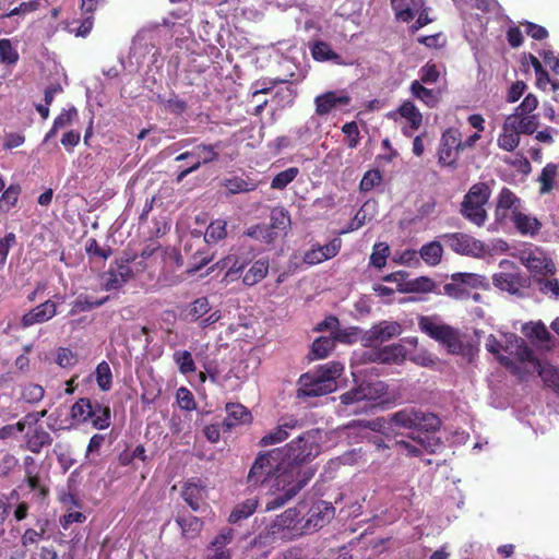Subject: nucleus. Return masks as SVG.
Masks as SVG:
<instances>
[{
    "instance_id": "obj_30",
    "label": "nucleus",
    "mask_w": 559,
    "mask_h": 559,
    "mask_svg": "<svg viewBox=\"0 0 559 559\" xmlns=\"http://www.w3.org/2000/svg\"><path fill=\"white\" fill-rule=\"evenodd\" d=\"M25 481L31 489V491L34 492V498L38 502H45L50 493V489L48 484L45 479H43L38 472H34L33 469H27Z\"/></svg>"
},
{
    "instance_id": "obj_6",
    "label": "nucleus",
    "mask_w": 559,
    "mask_h": 559,
    "mask_svg": "<svg viewBox=\"0 0 559 559\" xmlns=\"http://www.w3.org/2000/svg\"><path fill=\"white\" fill-rule=\"evenodd\" d=\"M509 266L511 271H502L493 274L492 284L496 288L507 292L510 295L523 297V289L531 286V277L524 274L513 262L502 260L500 267Z\"/></svg>"
},
{
    "instance_id": "obj_10",
    "label": "nucleus",
    "mask_w": 559,
    "mask_h": 559,
    "mask_svg": "<svg viewBox=\"0 0 559 559\" xmlns=\"http://www.w3.org/2000/svg\"><path fill=\"white\" fill-rule=\"evenodd\" d=\"M221 142L214 144H198L191 151L179 154L175 160H188L190 169L197 171L202 165L211 164L218 159Z\"/></svg>"
},
{
    "instance_id": "obj_26",
    "label": "nucleus",
    "mask_w": 559,
    "mask_h": 559,
    "mask_svg": "<svg viewBox=\"0 0 559 559\" xmlns=\"http://www.w3.org/2000/svg\"><path fill=\"white\" fill-rule=\"evenodd\" d=\"M226 413L227 416L223 421V426L226 430H230L237 425L246 424L251 420V414L248 408L239 403H227Z\"/></svg>"
},
{
    "instance_id": "obj_24",
    "label": "nucleus",
    "mask_w": 559,
    "mask_h": 559,
    "mask_svg": "<svg viewBox=\"0 0 559 559\" xmlns=\"http://www.w3.org/2000/svg\"><path fill=\"white\" fill-rule=\"evenodd\" d=\"M51 443L52 437L43 426L31 428L25 433V447L35 454L40 453L43 448L49 447Z\"/></svg>"
},
{
    "instance_id": "obj_62",
    "label": "nucleus",
    "mask_w": 559,
    "mask_h": 559,
    "mask_svg": "<svg viewBox=\"0 0 559 559\" xmlns=\"http://www.w3.org/2000/svg\"><path fill=\"white\" fill-rule=\"evenodd\" d=\"M45 390L39 384L28 383L22 390V399L31 404L38 403L43 400Z\"/></svg>"
},
{
    "instance_id": "obj_21",
    "label": "nucleus",
    "mask_w": 559,
    "mask_h": 559,
    "mask_svg": "<svg viewBox=\"0 0 559 559\" xmlns=\"http://www.w3.org/2000/svg\"><path fill=\"white\" fill-rule=\"evenodd\" d=\"M181 497L193 511H200L203 506H206V490L201 480L190 479L186 481L182 486Z\"/></svg>"
},
{
    "instance_id": "obj_54",
    "label": "nucleus",
    "mask_w": 559,
    "mask_h": 559,
    "mask_svg": "<svg viewBox=\"0 0 559 559\" xmlns=\"http://www.w3.org/2000/svg\"><path fill=\"white\" fill-rule=\"evenodd\" d=\"M299 174V169L297 167H289L281 173H278L271 182L272 189L282 190L285 189Z\"/></svg>"
},
{
    "instance_id": "obj_12",
    "label": "nucleus",
    "mask_w": 559,
    "mask_h": 559,
    "mask_svg": "<svg viewBox=\"0 0 559 559\" xmlns=\"http://www.w3.org/2000/svg\"><path fill=\"white\" fill-rule=\"evenodd\" d=\"M302 523L304 520L300 510L289 508L276 516L271 525V531L273 534L287 532L290 537L301 536L304 535V533H301Z\"/></svg>"
},
{
    "instance_id": "obj_37",
    "label": "nucleus",
    "mask_w": 559,
    "mask_h": 559,
    "mask_svg": "<svg viewBox=\"0 0 559 559\" xmlns=\"http://www.w3.org/2000/svg\"><path fill=\"white\" fill-rule=\"evenodd\" d=\"M507 119H514V126L520 134H533L539 126L537 115L512 114L508 116Z\"/></svg>"
},
{
    "instance_id": "obj_41",
    "label": "nucleus",
    "mask_w": 559,
    "mask_h": 559,
    "mask_svg": "<svg viewBox=\"0 0 559 559\" xmlns=\"http://www.w3.org/2000/svg\"><path fill=\"white\" fill-rule=\"evenodd\" d=\"M417 409L404 408L390 415V421L404 429L416 428Z\"/></svg>"
},
{
    "instance_id": "obj_27",
    "label": "nucleus",
    "mask_w": 559,
    "mask_h": 559,
    "mask_svg": "<svg viewBox=\"0 0 559 559\" xmlns=\"http://www.w3.org/2000/svg\"><path fill=\"white\" fill-rule=\"evenodd\" d=\"M545 386L559 395V369L551 364L537 361L533 365Z\"/></svg>"
},
{
    "instance_id": "obj_49",
    "label": "nucleus",
    "mask_w": 559,
    "mask_h": 559,
    "mask_svg": "<svg viewBox=\"0 0 559 559\" xmlns=\"http://www.w3.org/2000/svg\"><path fill=\"white\" fill-rule=\"evenodd\" d=\"M523 333L527 338L535 340L538 342H548L551 338V334L547 330L543 322L528 323L523 326Z\"/></svg>"
},
{
    "instance_id": "obj_36",
    "label": "nucleus",
    "mask_w": 559,
    "mask_h": 559,
    "mask_svg": "<svg viewBox=\"0 0 559 559\" xmlns=\"http://www.w3.org/2000/svg\"><path fill=\"white\" fill-rule=\"evenodd\" d=\"M406 358V349L403 345L392 344L385 346L380 352L376 354V358L373 360H378L380 362L386 364H399L404 361Z\"/></svg>"
},
{
    "instance_id": "obj_43",
    "label": "nucleus",
    "mask_w": 559,
    "mask_h": 559,
    "mask_svg": "<svg viewBox=\"0 0 559 559\" xmlns=\"http://www.w3.org/2000/svg\"><path fill=\"white\" fill-rule=\"evenodd\" d=\"M416 428L426 432H435L441 427V419L433 413L417 411Z\"/></svg>"
},
{
    "instance_id": "obj_34",
    "label": "nucleus",
    "mask_w": 559,
    "mask_h": 559,
    "mask_svg": "<svg viewBox=\"0 0 559 559\" xmlns=\"http://www.w3.org/2000/svg\"><path fill=\"white\" fill-rule=\"evenodd\" d=\"M335 344L336 338L332 336H321L316 338L311 345L309 358L311 360L326 358L334 349Z\"/></svg>"
},
{
    "instance_id": "obj_20",
    "label": "nucleus",
    "mask_w": 559,
    "mask_h": 559,
    "mask_svg": "<svg viewBox=\"0 0 559 559\" xmlns=\"http://www.w3.org/2000/svg\"><path fill=\"white\" fill-rule=\"evenodd\" d=\"M132 276L133 271L129 265L115 261L103 275L104 288L106 290L118 289L129 282Z\"/></svg>"
},
{
    "instance_id": "obj_31",
    "label": "nucleus",
    "mask_w": 559,
    "mask_h": 559,
    "mask_svg": "<svg viewBox=\"0 0 559 559\" xmlns=\"http://www.w3.org/2000/svg\"><path fill=\"white\" fill-rule=\"evenodd\" d=\"M511 221L521 235L534 236L538 234L542 227V223L536 217L526 215L521 211H515L514 215H511Z\"/></svg>"
},
{
    "instance_id": "obj_14",
    "label": "nucleus",
    "mask_w": 559,
    "mask_h": 559,
    "mask_svg": "<svg viewBox=\"0 0 559 559\" xmlns=\"http://www.w3.org/2000/svg\"><path fill=\"white\" fill-rule=\"evenodd\" d=\"M352 102L350 96L344 91H328L323 94L316 96L314 106L316 115L323 117L329 115L332 110L341 106H347Z\"/></svg>"
},
{
    "instance_id": "obj_57",
    "label": "nucleus",
    "mask_w": 559,
    "mask_h": 559,
    "mask_svg": "<svg viewBox=\"0 0 559 559\" xmlns=\"http://www.w3.org/2000/svg\"><path fill=\"white\" fill-rule=\"evenodd\" d=\"M342 132L345 134V141L349 148H356L359 145L360 131L356 121H350L343 124Z\"/></svg>"
},
{
    "instance_id": "obj_2",
    "label": "nucleus",
    "mask_w": 559,
    "mask_h": 559,
    "mask_svg": "<svg viewBox=\"0 0 559 559\" xmlns=\"http://www.w3.org/2000/svg\"><path fill=\"white\" fill-rule=\"evenodd\" d=\"M281 459L286 471L292 472L294 480L304 478L307 471L311 472V478L316 469L304 464L312 461L320 452V445L311 432H305L292 440L284 448H280Z\"/></svg>"
},
{
    "instance_id": "obj_61",
    "label": "nucleus",
    "mask_w": 559,
    "mask_h": 559,
    "mask_svg": "<svg viewBox=\"0 0 559 559\" xmlns=\"http://www.w3.org/2000/svg\"><path fill=\"white\" fill-rule=\"evenodd\" d=\"M536 284L538 290L544 295H549L551 298L559 299V282L556 278H537Z\"/></svg>"
},
{
    "instance_id": "obj_16",
    "label": "nucleus",
    "mask_w": 559,
    "mask_h": 559,
    "mask_svg": "<svg viewBox=\"0 0 559 559\" xmlns=\"http://www.w3.org/2000/svg\"><path fill=\"white\" fill-rule=\"evenodd\" d=\"M56 314L57 305L52 300L48 299L24 313L20 320V325L23 329H27L34 324L45 323Z\"/></svg>"
},
{
    "instance_id": "obj_63",
    "label": "nucleus",
    "mask_w": 559,
    "mask_h": 559,
    "mask_svg": "<svg viewBox=\"0 0 559 559\" xmlns=\"http://www.w3.org/2000/svg\"><path fill=\"white\" fill-rule=\"evenodd\" d=\"M382 181V174L379 169H371L365 173L359 183V189L364 192L372 190Z\"/></svg>"
},
{
    "instance_id": "obj_32",
    "label": "nucleus",
    "mask_w": 559,
    "mask_h": 559,
    "mask_svg": "<svg viewBox=\"0 0 559 559\" xmlns=\"http://www.w3.org/2000/svg\"><path fill=\"white\" fill-rule=\"evenodd\" d=\"M92 414L90 420L95 429L103 430L110 426L111 412L110 407L98 401H92Z\"/></svg>"
},
{
    "instance_id": "obj_44",
    "label": "nucleus",
    "mask_w": 559,
    "mask_h": 559,
    "mask_svg": "<svg viewBox=\"0 0 559 559\" xmlns=\"http://www.w3.org/2000/svg\"><path fill=\"white\" fill-rule=\"evenodd\" d=\"M92 400L79 399L71 407V418L78 423H87L92 414Z\"/></svg>"
},
{
    "instance_id": "obj_1",
    "label": "nucleus",
    "mask_w": 559,
    "mask_h": 559,
    "mask_svg": "<svg viewBox=\"0 0 559 559\" xmlns=\"http://www.w3.org/2000/svg\"><path fill=\"white\" fill-rule=\"evenodd\" d=\"M280 448L261 451L255 456L249 473L247 484L250 487L263 486L274 498L267 502L266 510H274L294 498L311 479L307 471L300 480H294L293 474L283 465Z\"/></svg>"
},
{
    "instance_id": "obj_51",
    "label": "nucleus",
    "mask_w": 559,
    "mask_h": 559,
    "mask_svg": "<svg viewBox=\"0 0 559 559\" xmlns=\"http://www.w3.org/2000/svg\"><path fill=\"white\" fill-rule=\"evenodd\" d=\"M173 358L182 374H189L195 371V362L189 350H176Z\"/></svg>"
},
{
    "instance_id": "obj_55",
    "label": "nucleus",
    "mask_w": 559,
    "mask_h": 559,
    "mask_svg": "<svg viewBox=\"0 0 559 559\" xmlns=\"http://www.w3.org/2000/svg\"><path fill=\"white\" fill-rule=\"evenodd\" d=\"M390 254V248L384 242H379L373 246L372 253L370 255V265L382 269L385 263L386 259Z\"/></svg>"
},
{
    "instance_id": "obj_5",
    "label": "nucleus",
    "mask_w": 559,
    "mask_h": 559,
    "mask_svg": "<svg viewBox=\"0 0 559 559\" xmlns=\"http://www.w3.org/2000/svg\"><path fill=\"white\" fill-rule=\"evenodd\" d=\"M255 258V250L251 246L240 245L233 247L229 253L221 259L213 267L226 270L224 280L233 282L240 278L243 271Z\"/></svg>"
},
{
    "instance_id": "obj_52",
    "label": "nucleus",
    "mask_w": 559,
    "mask_h": 559,
    "mask_svg": "<svg viewBox=\"0 0 559 559\" xmlns=\"http://www.w3.org/2000/svg\"><path fill=\"white\" fill-rule=\"evenodd\" d=\"M557 177V166L555 164H547L538 178L540 182V193H548L552 190Z\"/></svg>"
},
{
    "instance_id": "obj_35",
    "label": "nucleus",
    "mask_w": 559,
    "mask_h": 559,
    "mask_svg": "<svg viewBox=\"0 0 559 559\" xmlns=\"http://www.w3.org/2000/svg\"><path fill=\"white\" fill-rule=\"evenodd\" d=\"M259 504L255 497L248 498L245 501L238 503L229 514L228 522L236 524L242 520L248 519L254 513Z\"/></svg>"
},
{
    "instance_id": "obj_40",
    "label": "nucleus",
    "mask_w": 559,
    "mask_h": 559,
    "mask_svg": "<svg viewBox=\"0 0 559 559\" xmlns=\"http://www.w3.org/2000/svg\"><path fill=\"white\" fill-rule=\"evenodd\" d=\"M435 282L426 276L407 280L405 284L400 285V293H430L435 289Z\"/></svg>"
},
{
    "instance_id": "obj_50",
    "label": "nucleus",
    "mask_w": 559,
    "mask_h": 559,
    "mask_svg": "<svg viewBox=\"0 0 559 559\" xmlns=\"http://www.w3.org/2000/svg\"><path fill=\"white\" fill-rule=\"evenodd\" d=\"M451 280H459L468 290L471 288H487L488 286L485 276L474 273H454L452 274Z\"/></svg>"
},
{
    "instance_id": "obj_17",
    "label": "nucleus",
    "mask_w": 559,
    "mask_h": 559,
    "mask_svg": "<svg viewBox=\"0 0 559 559\" xmlns=\"http://www.w3.org/2000/svg\"><path fill=\"white\" fill-rule=\"evenodd\" d=\"M51 526V521L46 518H37L34 526L27 527L21 535V545L25 549L37 546L40 542L49 539L48 531Z\"/></svg>"
},
{
    "instance_id": "obj_45",
    "label": "nucleus",
    "mask_w": 559,
    "mask_h": 559,
    "mask_svg": "<svg viewBox=\"0 0 559 559\" xmlns=\"http://www.w3.org/2000/svg\"><path fill=\"white\" fill-rule=\"evenodd\" d=\"M227 236V222L225 219H215L207 226L204 240L207 243H216L217 241L226 238Z\"/></svg>"
},
{
    "instance_id": "obj_64",
    "label": "nucleus",
    "mask_w": 559,
    "mask_h": 559,
    "mask_svg": "<svg viewBox=\"0 0 559 559\" xmlns=\"http://www.w3.org/2000/svg\"><path fill=\"white\" fill-rule=\"evenodd\" d=\"M19 60L17 51L7 38L0 39V61L7 64H14Z\"/></svg>"
},
{
    "instance_id": "obj_9",
    "label": "nucleus",
    "mask_w": 559,
    "mask_h": 559,
    "mask_svg": "<svg viewBox=\"0 0 559 559\" xmlns=\"http://www.w3.org/2000/svg\"><path fill=\"white\" fill-rule=\"evenodd\" d=\"M445 245L455 253L480 257L485 252L484 243L465 233H451L441 236Z\"/></svg>"
},
{
    "instance_id": "obj_48",
    "label": "nucleus",
    "mask_w": 559,
    "mask_h": 559,
    "mask_svg": "<svg viewBox=\"0 0 559 559\" xmlns=\"http://www.w3.org/2000/svg\"><path fill=\"white\" fill-rule=\"evenodd\" d=\"M109 299V296H105L102 299L98 300H90L87 296H79L72 304V308L69 312L70 316H74L80 312L90 311L97 307L103 306L107 300Z\"/></svg>"
},
{
    "instance_id": "obj_23",
    "label": "nucleus",
    "mask_w": 559,
    "mask_h": 559,
    "mask_svg": "<svg viewBox=\"0 0 559 559\" xmlns=\"http://www.w3.org/2000/svg\"><path fill=\"white\" fill-rule=\"evenodd\" d=\"M486 348L497 358L499 364L506 367L511 373L518 376L521 379L523 378L524 372L522 368L516 362H514L510 357L501 354V350H503V344H501L500 341H498L495 335L490 334L487 337Z\"/></svg>"
},
{
    "instance_id": "obj_56",
    "label": "nucleus",
    "mask_w": 559,
    "mask_h": 559,
    "mask_svg": "<svg viewBox=\"0 0 559 559\" xmlns=\"http://www.w3.org/2000/svg\"><path fill=\"white\" fill-rule=\"evenodd\" d=\"M111 370L106 361H102L96 367V382L102 391H108L111 388Z\"/></svg>"
},
{
    "instance_id": "obj_53",
    "label": "nucleus",
    "mask_w": 559,
    "mask_h": 559,
    "mask_svg": "<svg viewBox=\"0 0 559 559\" xmlns=\"http://www.w3.org/2000/svg\"><path fill=\"white\" fill-rule=\"evenodd\" d=\"M211 310L209 299L201 297L190 304L187 317L190 321H198L202 319Z\"/></svg>"
},
{
    "instance_id": "obj_59",
    "label": "nucleus",
    "mask_w": 559,
    "mask_h": 559,
    "mask_svg": "<svg viewBox=\"0 0 559 559\" xmlns=\"http://www.w3.org/2000/svg\"><path fill=\"white\" fill-rule=\"evenodd\" d=\"M344 370V367L341 362L330 361L323 366H320L316 371L323 379H331L332 382H336V378H338Z\"/></svg>"
},
{
    "instance_id": "obj_47",
    "label": "nucleus",
    "mask_w": 559,
    "mask_h": 559,
    "mask_svg": "<svg viewBox=\"0 0 559 559\" xmlns=\"http://www.w3.org/2000/svg\"><path fill=\"white\" fill-rule=\"evenodd\" d=\"M223 186L231 194H237V193H241V192H250V191H253L257 187V185L253 181L246 180L238 176L224 179Z\"/></svg>"
},
{
    "instance_id": "obj_42",
    "label": "nucleus",
    "mask_w": 559,
    "mask_h": 559,
    "mask_svg": "<svg viewBox=\"0 0 559 559\" xmlns=\"http://www.w3.org/2000/svg\"><path fill=\"white\" fill-rule=\"evenodd\" d=\"M176 523L181 528V532L187 537H194L197 536L202 527H203V521L194 515H178L176 518Z\"/></svg>"
},
{
    "instance_id": "obj_4",
    "label": "nucleus",
    "mask_w": 559,
    "mask_h": 559,
    "mask_svg": "<svg viewBox=\"0 0 559 559\" xmlns=\"http://www.w3.org/2000/svg\"><path fill=\"white\" fill-rule=\"evenodd\" d=\"M419 330L430 338L445 346L450 354H459L463 344L457 329L441 322L437 316H421L418 319Z\"/></svg>"
},
{
    "instance_id": "obj_39",
    "label": "nucleus",
    "mask_w": 559,
    "mask_h": 559,
    "mask_svg": "<svg viewBox=\"0 0 559 559\" xmlns=\"http://www.w3.org/2000/svg\"><path fill=\"white\" fill-rule=\"evenodd\" d=\"M21 193L22 187L20 183H11L4 188L0 197V212L9 213L17 204Z\"/></svg>"
},
{
    "instance_id": "obj_33",
    "label": "nucleus",
    "mask_w": 559,
    "mask_h": 559,
    "mask_svg": "<svg viewBox=\"0 0 559 559\" xmlns=\"http://www.w3.org/2000/svg\"><path fill=\"white\" fill-rule=\"evenodd\" d=\"M411 92L414 97L420 99L429 108H435L440 102L439 92L425 87L419 81L415 80L411 84Z\"/></svg>"
},
{
    "instance_id": "obj_8",
    "label": "nucleus",
    "mask_w": 559,
    "mask_h": 559,
    "mask_svg": "<svg viewBox=\"0 0 559 559\" xmlns=\"http://www.w3.org/2000/svg\"><path fill=\"white\" fill-rule=\"evenodd\" d=\"M335 508L331 502L318 501L313 503L308 512L302 515L301 533L309 534L322 528L334 516Z\"/></svg>"
},
{
    "instance_id": "obj_3",
    "label": "nucleus",
    "mask_w": 559,
    "mask_h": 559,
    "mask_svg": "<svg viewBox=\"0 0 559 559\" xmlns=\"http://www.w3.org/2000/svg\"><path fill=\"white\" fill-rule=\"evenodd\" d=\"M491 197V189L486 182L474 183L461 202L460 214L477 227H483L488 219L485 205Z\"/></svg>"
},
{
    "instance_id": "obj_19",
    "label": "nucleus",
    "mask_w": 559,
    "mask_h": 559,
    "mask_svg": "<svg viewBox=\"0 0 559 559\" xmlns=\"http://www.w3.org/2000/svg\"><path fill=\"white\" fill-rule=\"evenodd\" d=\"M234 535L233 528H222L207 547V554L204 559H231L227 545L233 542Z\"/></svg>"
},
{
    "instance_id": "obj_22",
    "label": "nucleus",
    "mask_w": 559,
    "mask_h": 559,
    "mask_svg": "<svg viewBox=\"0 0 559 559\" xmlns=\"http://www.w3.org/2000/svg\"><path fill=\"white\" fill-rule=\"evenodd\" d=\"M270 260L267 257L254 259L240 276L245 286L251 287L261 283L269 274Z\"/></svg>"
},
{
    "instance_id": "obj_58",
    "label": "nucleus",
    "mask_w": 559,
    "mask_h": 559,
    "mask_svg": "<svg viewBox=\"0 0 559 559\" xmlns=\"http://www.w3.org/2000/svg\"><path fill=\"white\" fill-rule=\"evenodd\" d=\"M443 292L447 296L455 299H467L471 296V292L457 280L447 283L443 286Z\"/></svg>"
},
{
    "instance_id": "obj_38",
    "label": "nucleus",
    "mask_w": 559,
    "mask_h": 559,
    "mask_svg": "<svg viewBox=\"0 0 559 559\" xmlns=\"http://www.w3.org/2000/svg\"><path fill=\"white\" fill-rule=\"evenodd\" d=\"M397 112L402 118L408 121L411 129L417 130L420 128L423 123V115L413 102L404 100L397 108Z\"/></svg>"
},
{
    "instance_id": "obj_11",
    "label": "nucleus",
    "mask_w": 559,
    "mask_h": 559,
    "mask_svg": "<svg viewBox=\"0 0 559 559\" xmlns=\"http://www.w3.org/2000/svg\"><path fill=\"white\" fill-rule=\"evenodd\" d=\"M299 397L322 396L336 389V382H332L331 379H323L317 372L302 374L299 379Z\"/></svg>"
},
{
    "instance_id": "obj_18",
    "label": "nucleus",
    "mask_w": 559,
    "mask_h": 559,
    "mask_svg": "<svg viewBox=\"0 0 559 559\" xmlns=\"http://www.w3.org/2000/svg\"><path fill=\"white\" fill-rule=\"evenodd\" d=\"M503 350L510 356L515 357L520 362H531L534 365L537 361L532 348L516 334L506 335Z\"/></svg>"
},
{
    "instance_id": "obj_13",
    "label": "nucleus",
    "mask_w": 559,
    "mask_h": 559,
    "mask_svg": "<svg viewBox=\"0 0 559 559\" xmlns=\"http://www.w3.org/2000/svg\"><path fill=\"white\" fill-rule=\"evenodd\" d=\"M520 204L521 200L513 191L506 187L502 188L497 198L495 222L502 226L511 221V215H514L515 211H520Z\"/></svg>"
},
{
    "instance_id": "obj_15",
    "label": "nucleus",
    "mask_w": 559,
    "mask_h": 559,
    "mask_svg": "<svg viewBox=\"0 0 559 559\" xmlns=\"http://www.w3.org/2000/svg\"><path fill=\"white\" fill-rule=\"evenodd\" d=\"M402 332L401 324L391 321H381L369 329L362 336L365 345H372L374 343H384L394 336L400 335Z\"/></svg>"
},
{
    "instance_id": "obj_60",
    "label": "nucleus",
    "mask_w": 559,
    "mask_h": 559,
    "mask_svg": "<svg viewBox=\"0 0 559 559\" xmlns=\"http://www.w3.org/2000/svg\"><path fill=\"white\" fill-rule=\"evenodd\" d=\"M290 225L288 212L283 207L273 209L271 212V228L285 230Z\"/></svg>"
},
{
    "instance_id": "obj_46",
    "label": "nucleus",
    "mask_w": 559,
    "mask_h": 559,
    "mask_svg": "<svg viewBox=\"0 0 559 559\" xmlns=\"http://www.w3.org/2000/svg\"><path fill=\"white\" fill-rule=\"evenodd\" d=\"M442 246L438 241H431L421 247L419 253L421 259L429 265H437L442 258Z\"/></svg>"
},
{
    "instance_id": "obj_7",
    "label": "nucleus",
    "mask_w": 559,
    "mask_h": 559,
    "mask_svg": "<svg viewBox=\"0 0 559 559\" xmlns=\"http://www.w3.org/2000/svg\"><path fill=\"white\" fill-rule=\"evenodd\" d=\"M461 132L456 128L443 131L438 148V163L445 167H456L461 150Z\"/></svg>"
},
{
    "instance_id": "obj_25",
    "label": "nucleus",
    "mask_w": 559,
    "mask_h": 559,
    "mask_svg": "<svg viewBox=\"0 0 559 559\" xmlns=\"http://www.w3.org/2000/svg\"><path fill=\"white\" fill-rule=\"evenodd\" d=\"M391 7L397 21L409 23L417 10L424 7V0H391Z\"/></svg>"
},
{
    "instance_id": "obj_29",
    "label": "nucleus",
    "mask_w": 559,
    "mask_h": 559,
    "mask_svg": "<svg viewBox=\"0 0 559 559\" xmlns=\"http://www.w3.org/2000/svg\"><path fill=\"white\" fill-rule=\"evenodd\" d=\"M520 144V133L514 126V119H506L502 126V132L498 138V146L507 152L514 151Z\"/></svg>"
},
{
    "instance_id": "obj_28",
    "label": "nucleus",
    "mask_w": 559,
    "mask_h": 559,
    "mask_svg": "<svg viewBox=\"0 0 559 559\" xmlns=\"http://www.w3.org/2000/svg\"><path fill=\"white\" fill-rule=\"evenodd\" d=\"M311 56L316 61L324 62V61H333L336 64L345 66L347 64L343 58L335 52L331 45L323 41L317 40L310 46Z\"/></svg>"
}]
</instances>
